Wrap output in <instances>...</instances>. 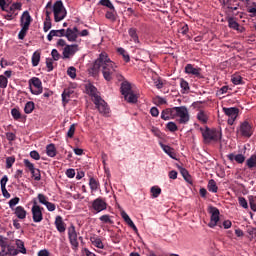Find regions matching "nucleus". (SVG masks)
I'll list each match as a JSON object with an SVG mask.
<instances>
[{
	"instance_id": "obj_1",
	"label": "nucleus",
	"mask_w": 256,
	"mask_h": 256,
	"mask_svg": "<svg viewBox=\"0 0 256 256\" xmlns=\"http://www.w3.org/2000/svg\"><path fill=\"white\" fill-rule=\"evenodd\" d=\"M101 69L102 75L105 81H113V77L117 73L118 66L109 58L106 52L100 53L99 57L95 60L92 71L93 73H99Z\"/></svg>"
},
{
	"instance_id": "obj_2",
	"label": "nucleus",
	"mask_w": 256,
	"mask_h": 256,
	"mask_svg": "<svg viewBox=\"0 0 256 256\" xmlns=\"http://www.w3.org/2000/svg\"><path fill=\"white\" fill-rule=\"evenodd\" d=\"M174 119H176L179 125H187L191 119L189 109H187L186 106L174 107Z\"/></svg>"
},
{
	"instance_id": "obj_3",
	"label": "nucleus",
	"mask_w": 256,
	"mask_h": 256,
	"mask_svg": "<svg viewBox=\"0 0 256 256\" xmlns=\"http://www.w3.org/2000/svg\"><path fill=\"white\" fill-rule=\"evenodd\" d=\"M201 132L204 143L221 141V137H223L221 130L218 129H210L209 127H206L205 129L201 128Z\"/></svg>"
},
{
	"instance_id": "obj_4",
	"label": "nucleus",
	"mask_w": 256,
	"mask_h": 256,
	"mask_svg": "<svg viewBox=\"0 0 256 256\" xmlns=\"http://www.w3.org/2000/svg\"><path fill=\"white\" fill-rule=\"evenodd\" d=\"M52 11L54 13V21L56 23L63 21V19L67 17V11L65 10L61 0H58L54 3Z\"/></svg>"
},
{
	"instance_id": "obj_5",
	"label": "nucleus",
	"mask_w": 256,
	"mask_h": 256,
	"mask_svg": "<svg viewBox=\"0 0 256 256\" xmlns=\"http://www.w3.org/2000/svg\"><path fill=\"white\" fill-rule=\"evenodd\" d=\"M33 206L31 208L32 219L34 223H41L43 221V210L44 208L39 206L37 199L32 201Z\"/></svg>"
},
{
	"instance_id": "obj_6",
	"label": "nucleus",
	"mask_w": 256,
	"mask_h": 256,
	"mask_svg": "<svg viewBox=\"0 0 256 256\" xmlns=\"http://www.w3.org/2000/svg\"><path fill=\"white\" fill-rule=\"evenodd\" d=\"M93 103L96 105V109H98L99 113L102 115H109V112L111 109L109 108V105L101 96H94Z\"/></svg>"
},
{
	"instance_id": "obj_7",
	"label": "nucleus",
	"mask_w": 256,
	"mask_h": 256,
	"mask_svg": "<svg viewBox=\"0 0 256 256\" xmlns=\"http://www.w3.org/2000/svg\"><path fill=\"white\" fill-rule=\"evenodd\" d=\"M30 87L33 85L34 89L31 88L30 91L32 95H41L43 93V82L38 77H32L29 80Z\"/></svg>"
},
{
	"instance_id": "obj_8",
	"label": "nucleus",
	"mask_w": 256,
	"mask_h": 256,
	"mask_svg": "<svg viewBox=\"0 0 256 256\" xmlns=\"http://www.w3.org/2000/svg\"><path fill=\"white\" fill-rule=\"evenodd\" d=\"M209 213L211 214V217H210V222L208 223V227H210L211 229L217 227L218 223H219V215H220V212L219 210L217 209V207H213L211 206L209 208Z\"/></svg>"
},
{
	"instance_id": "obj_9",
	"label": "nucleus",
	"mask_w": 256,
	"mask_h": 256,
	"mask_svg": "<svg viewBox=\"0 0 256 256\" xmlns=\"http://www.w3.org/2000/svg\"><path fill=\"white\" fill-rule=\"evenodd\" d=\"M225 115L228 117V125H233L235 119L239 116V109L235 107L223 108Z\"/></svg>"
},
{
	"instance_id": "obj_10",
	"label": "nucleus",
	"mask_w": 256,
	"mask_h": 256,
	"mask_svg": "<svg viewBox=\"0 0 256 256\" xmlns=\"http://www.w3.org/2000/svg\"><path fill=\"white\" fill-rule=\"evenodd\" d=\"M92 209L96 211V213H101V211H105L107 209V202L105 201V198H96L92 202Z\"/></svg>"
},
{
	"instance_id": "obj_11",
	"label": "nucleus",
	"mask_w": 256,
	"mask_h": 256,
	"mask_svg": "<svg viewBox=\"0 0 256 256\" xmlns=\"http://www.w3.org/2000/svg\"><path fill=\"white\" fill-rule=\"evenodd\" d=\"M240 133L242 137H251L253 135V124L249 121H244L240 125Z\"/></svg>"
},
{
	"instance_id": "obj_12",
	"label": "nucleus",
	"mask_w": 256,
	"mask_h": 256,
	"mask_svg": "<svg viewBox=\"0 0 256 256\" xmlns=\"http://www.w3.org/2000/svg\"><path fill=\"white\" fill-rule=\"evenodd\" d=\"M186 75H193L197 79H203V74H201V68L195 67L193 64H187L184 68Z\"/></svg>"
},
{
	"instance_id": "obj_13",
	"label": "nucleus",
	"mask_w": 256,
	"mask_h": 256,
	"mask_svg": "<svg viewBox=\"0 0 256 256\" xmlns=\"http://www.w3.org/2000/svg\"><path fill=\"white\" fill-rule=\"evenodd\" d=\"M79 51V45L73 44V45H66L63 50V57L64 59H69V57H72V55H75Z\"/></svg>"
},
{
	"instance_id": "obj_14",
	"label": "nucleus",
	"mask_w": 256,
	"mask_h": 256,
	"mask_svg": "<svg viewBox=\"0 0 256 256\" xmlns=\"http://www.w3.org/2000/svg\"><path fill=\"white\" fill-rule=\"evenodd\" d=\"M65 37L68 39L70 42H75L77 41V37H79V28L74 27V28H68L66 30Z\"/></svg>"
},
{
	"instance_id": "obj_15",
	"label": "nucleus",
	"mask_w": 256,
	"mask_h": 256,
	"mask_svg": "<svg viewBox=\"0 0 256 256\" xmlns=\"http://www.w3.org/2000/svg\"><path fill=\"white\" fill-rule=\"evenodd\" d=\"M31 21H33V18H31V14H29V11H24L20 18L21 27H26L27 29H29Z\"/></svg>"
},
{
	"instance_id": "obj_16",
	"label": "nucleus",
	"mask_w": 256,
	"mask_h": 256,
	"mask_svg": "<svg viewBox=\"0 0 256 256\" xmlns=\"http://www.w3.org/2000/svg\"><path fill=\"white\" fill-rule=\"evenodd\" d=\"M54 224L58 233H65L67 231V224L63 221V217L56 216Z\"/></svg>"
},
{
	"instance_id": "obj_17",
	"label": "nucleus",
	"mask_w": 256,
	"mask_h": 256,
	"mask_svg": "<svg viewBox=\"0 0 256 256\" xmlns=\"http://www.w3.org/2000/svg\"><path fill=\"white\" fill-rule=\"evenodd\" d=\"M161 119H163V121H169L170 119H175V107L164 109L161 112Z\"/></svg>"
},
{
	"instance_id": "obj_18",
	"label": "nucleus",
	"mask_w": 256,
	"mask_h": 256,
	"mask_svg": "<svg viewBox=\"0 0 256 256\" xmlns=\"http://www.w3.org/2000/svg\"><path fill=\"white\" fill-rule=\"evenodd\" d=\"M68 239L73 251H77L79 249L78 234H72L68 236Z\"/></svg>"
},
{
	"instance_id": "obj_19",
	"label": "nucleus",
	"mask_w": 256,
	"mask_h": 256,
	"mask_svg": "<svg viewBox=\"0 0 256 256\" xmlns=\"http://www.w3.org/2000/svg\"><path fill=\"white\" fill-rule=\"evenodd\" d=\"M120 91L123 96L129 95L130 93H132L133 90L131 89V83H129V81H123L121 83Z\"/></svg>"
},
{
	"instance_id": "obj_20",
	"label": "nucleus",
	"mask_w": 256,
	"mask_h": 256,
	"mask_svg": "<svg viewBox=\"0 0 256 256\" xmlns=\"http://www.w3.org/2000/svg\"><path fill=\"white\" fill-rule=\"evenodd\" d=\"M89 187L91 189V193H95V191L99 190V187H101V184L99 183V180L97 178L90 177Z\"/></svg>"
},
{
	"instance_id": "obj_21",
	"label": "nucleus",
	"mask_w": 256,
	"mask_h": 256,
	"mask_svg": "<svg viewBox=\"0 0 256 256\" xmlns=\"http://www.w3.org/2000/svg\"><path fill=\"white\" fill-rule=\"evenodd\" d=\"M128 34L130 37V41H133V43L139 44L141 41H139V34H137V29L136 28H130L128 30Z\"/></svg>"
},
{
	"instance_id": "obj_22",
	"label": "nucleus",
	"mask_w": 256,
	"mask_h": 256,
	"mask_svg": "<svg viewBox=\"0 0 256 256\" xmlns=\"http://www.w3.org/2000/svg\"><path fill=\"white\" fill-rule=\"evenodd\" d=\"M14 213L18 219H25L27 217V210L23 206L16 207Z\"/></svg>"
},
{
	"instance_id": "obj_23",
	"label": "nucleus",
	"mask_w": 256,
	"mask_h": 256,
	"mask_svg": "<svg viewBox=\"0 0 256 256\" xmlns=\"http://www.w3.org/2000/svg\"><path fill=\"white\" fill-rule=\"evenodd\" d=\"M229 161H236V163H245V156L243 154H229L228 155Z\"/></svg>"
},
{
	"instance_id": "obj_24",
	"label": "nucleus",
	"mask_w": 256,
	"mask_h": 256,
	"mask_svg": "<svg viewBox=\"0 0 256 256\" xmlns=\"http://www.w3.org/2000/svg\"><path fill=\"white\" fill-rule=\"evenodd\" d=\"M90 241L94 247H97V249H105V245H103V241L99 237H91Z\"/></svg>"
},
{
	"instance_id": "obj_25",
	"label": "nucleus",
	"mask_w": 256,
	"mask_h": 256,
	"mask_svg": "<svg viewBox=\"0 0 256 256\" xmlns=\"http://www.w3.org/2000/svg\"><path fill=\"white\" fill-rule=\"evenodd\" d=\"M46 155H48V157H56L57 148L55 147V144H49L46 146Z\"/></svg>"
},
{
	"instance_id": "obj_26",
	"label": "nucleus",
	"mask_w": 256,
	"mask_h": 256,
	"mask_svg": "<svg viewBox=\"0 0 256 256\" xmlns=\"http://www.w3.org/2000/svg\"><path fill=\"white\" fill-rule=\"evenodd\" d=\"M207 189H208V191H210V193H217L219 191V187L217 186V182H215L214 179L209 180L208 185H207Z\"/></svg>"
},
{
	"instance_id": "obj_27",
	"label": "nucleus",
	"mask_w": 256,
	"mask_h": 256,
	"mask_svg": "<svg viewBox=\"0 0 256 256\" xmlns=\"http://www.w3.org/2000/svg\"><path fill=\"white\" fill-rule=\"evenodd\" d=\"M41 61V52L35 51L32 55V66L37 67Z\"/></svg>"
},
{
	"instance_id": "obj_28",
	"label": "nucleus",
	"mask_w": 256,
	"mask_h": 256,
	"mask_svg": "<svg viewBox=\"0 0 256 256\" xmlns=\"http://www.w3.org/2000/svg\"><path fill=\"white\" fill-rule=\"evenodd\" d=\"M73 94V91H71V89H65L62 93V103H64V105H67V103H69V97H71V95Z\"/></svg>"
},
{
	"instance_id": "obj_29",
	"label": "nucleus",
	"mask_w": 256,
	"mask_h": 256,
	"mask_svg": "<svg viewBox=\"0 0 256 256\" xmlns=\"http://www.w3.org/2000/svg\"><path fill=\"white\" fill-rule=\"evenodd\" d=\"M117 53H119V55H122L125 63H129V61H131V57L129 56V53L127 52V50H125V48H118Z\"/></svg>"
},
{
	"instance_id": "obj_30",
	"label": "nucleus",
	"mask_w": 256,
	"mask_h": 256,
	"mask_svg": "<svg viewBox=\"0 0 256 256\" xmlns=\"http://www.w3.org/2000/svg\"><path fill=\"white\" fill-rule=\"evenodd\" d=\"M34 110H35V102L29 101L25 104L24 112L26 113V115L33 113Z\"/></svg>"
},
{
	"instance_id": "obj_31",
	"label": "nucleus",
	"mask_w": 256,
	"mask_h": 256,
	"mask_svg": "<svg viewBox=\"0 0 256 256\" xmlns=\"http://www.w3.org/2000/svg\"><path fill=\"white\" fill-rule=\"evenodd\" d=\"M197 119L201 123H207V121H209V116L207 115V113L205 111L200 110L197 114Z\"/></svg>"
},
{
	"instance_id": "obj_32",
	"label": "nucleus",
	"mask_w": 256,
	"mask_h": 256,
	"mask_svg": "<svg viewBox=\"0 0 256 256\" xmlns=\"http://www.w3.org/2000/svg\"><path fill=\"white\" fill-rule=\"evenodd\" d=\"M161 147L163 151H165L166 154L169 155V157H171V159H175L177 155L173 152V148L165 144H161Z\"/></svg>"
},
{
	"instance_id": "obj_33",
	"label": "nucleus",
	"mask_w": 256,
	"mask_h": 256,
	"mask_svg": "<svg viewBox=\"0 0 256 256\" xmlns=\"http://www.w3.org/2000/svg\"><path fill=\"white\" fill-rule=\"evenodd\" d=\"M246 165L248 169H253L256 167V154L251 155L250 158L246 160Z\"/></svg>"
},
{
	"instance_id": "obj_34",
	"label": "nucleus",
	"mask_w": 256,
	"mask_h": 256,
	"mask_svg": "<svg viewBox=\"0 0 256 256\" xmlns=\"http://www.w3.org/2000/svg\"><path fill=\"white\" fill-rule=\"evenodd\" d=\"M124 99L125 101H127L128 103H136L137 102V95H135V93L130 92L129 94L124 95Z\"/></svg>"
},
{
	"instance_id": "obj_35",
	"label": "nucleus",
	"mask_w": 256,
	"mask_h": 256,
	"mask_svg": "<svg viewBox=\"0 0 256 256\" xmlns=\"http://www.w3.org/2000/svg\"><path fill=\"white\" fill-rule=\"evenodd\" d=\"M231 81L233 83V85H243V77H241V75L239 74H234L231 77Z\"/></svg>"
},
{
	"instance_id": "obj_36",
	"label": "nucleus",
	"mask_w": 256,
	"mask_h": 256,
	"mask_svg": "<svg viewBox=\"0 0 256 256\" xmlns=\"http://www.w3.org/2000/svg\"><path fill=\"white\" fill-rule=\"evenodd\" d=\"M228 27L234 29V31H239V24L235 21V18L228 19Z\"/></svg>"
},
{
	"instance_id": "obj_37",
	"label": "nucleus",
	"mask_w": 256,
	"mask_h": 256,
	"mask_svg": "<svg viewBox=\"0 0 256 256\" xmlns=\"http://www.w3.org/2000/svg\"><path fill=\"white\" fill-rule=\"evenodd\" d=\"M180 87H181V93H187L189 91V82H187L185 79L181 78L180 79Z\"/></svg>"
},
{
	"instance_id": "obj_38",
	"label": "nucleus",
	"mask_w": 256,
	"mask_h": 256,
	"mask_svg": "<svg viewBox=\"0 0 256 256\" xmlns=\"http://www.w3.org/2000/svg\"><path fill=\"white\" fill-rule=\"evenodd\" d=\"M99 4L103 7H108L111 11H115V6H113V3H111V0H100Z\"/></svg>"
},
{
	"instance_id": "obj_39",
	"label": "nucleus",
	"mask_w": 256,
	"mask_h": 256,
	"mask_svg": "<svg viewBox=\"0 0 256 256\" xmlns=\"http://www.w3.org/2000/svg\"><path fill=\"white\" fill-rule=\"evenodd\" d=\"M37 199L41 205H46L47 203H49V197H47L45 194L39 193Z\"/></svg>"
},
{
	"instance_id": "obj_40",
	"label": "nucleus",
	"mask_w": 256,
	"mask_h": 256,
	"mask_svg": "<svg viewBox=\"0 0 256 256\" xmlns=\"http://www.w3.org/2000/svg\"><path fill=\"white\" fill-rule=\"evenodd\" d=\"M86 90L88 91V93H90V95L94 96V97H99V95H97V88L95 86H93V84H88L86 85Z\"/></svg>"
},
{
	"instance_id": "obj_41",
	"label": "nucleus",
	"mask_w": 256,
	"mask_h": 256,
	"mask_svg": "<svg viewBox=\"0 0 256 256\" xmlns=\"http://www.w3.org/2000/svg\"><path fill=\"white\" fill-rule=\"evenodd\" d=\"M166 128L168 129V131H170L171 133H175V131H179V127H177V124L175 122H168L166 124Z\"/></svg>"
},
{
	"instance_id": "obj_42",
	"label": "nucleus",
	"mask_w": 256,
	"mask_h": 256,
	"mask_svg": "<svg viewBox=\"0 0 256 256\" xmlns=\"http://www.w3.org/2000/svg\"><path fill=\"white\" fill-rule=\"evenodd\" d=\"M99 220L102 223H107L108 225H113V220H111V216L109 214L102 215Z\"/></svg>"
},
{
	"instance_id": "obj_43",
	"label": "nucleus",
	"mask_w": 256,
	"mask_h": 256,
	"mask_svg": "<svg viewBox=\"0 0 256 256\" xmlns=\"http://www.w3.org/2000/svg\"><path fill=\"white\" fill-rule=\"evenodd\" d=\"M16 245L18 247V251L20 253H22L23 255H25V253H27V249H25V244L23 243V241L21 240H16Z\"/></svg>"
},
{
	"instance_id": "obj_44",
	"label": "nucleus",
	"mask_w": 256,
	"mask_h": 256,
	"mask_svg": "<svg viewBox=\"0 0 256 256\" xmlns=\"http://www.w3.org/2000/svg\"><path fill=\"white\" fill-rule=\"evenodd\" d=\"M23 4L21 2H14L10 5V11H21Z\"/></svg>"
},
{
	"instance_id": "obj_45",
	"label": "nucleus",
	"mask_w": 256,
	"mask_h": 256,
	"mask_svg": "<svg viewBox=\"0 0 256 256\" xmlns=\"http://www.w3.org/2000/svg\"><path fill=\"white\" fill-rule=\"evenodd\" d=\"M8 256H16L19 255V250L15 249L13 246H8L7 251H6Z\"/></svg>"
},
{
	"instance_id": "obj_46",
	"label": "nucleus",
	"mask_w": 256,
	"mask_h": 256,
	"mask_svg": "<svg viewBox=\"0 0 256 256\" xmlns=\"http://www.w3.org/2000/svg\"><path fill=\"white\" fill-rule=\"evenodd\" d=\"M150 191L154 199H157L161 195V189L158 186H153Z\"/></svg>"
},
{
	"instance_id": "obj_47",
	"label": "nucleus",
	"mask_w": 256,
	"mask_h": 256,
	"mask_svg": "<svg viewBox=\"0 0 256 256\" xmlns=\"http://www.w3.org/2000/svg\"><path fill=\"white\" fill-rule=\"evenodd\" d=\"M67 75L71 77V79H75L77 77V69L73 66L69 67L67 70Z\"/></svg>"
},
{
	"instance_id": "obj_48",
	"label": "nucleus",
	"mask_w": 256,
	"mask_h": 256,
	"mask_svg": "<svg viewBox=\"0 0 256 256\" xmlns=\"http://www.w3.org/2000/svg\"><path fill=\"white\" fill-rule=\"evenodd\" d=\"M32 177H34V181H41V171L39 169H34L30 172Z\"/></svg>"
},
{
	"instance_id": "obj_49",
	"label": "nucleus",
	"mask_w": 256,
	"mask_h": 256,
	"mask_svg": "<svg viewBox=\"0 0 256 256\" xmlns=\"http://www.w3.org/2000/svg\"><path fill=\"white\" fill-rule=\"evenodd\" d=\"M8 83L7 77L0 75V89H7Z\"/></svg>"
},
{
	"instance_id": "obj_50",
	"label": "nucleus",
	"mask_w": 256,
	"mask_h": 256,
	"mask_svg": "<svg viewBox=\"0 0 256 256\" xmlns=\"http://www.w3.org/2000/svg\"><path fill=\"white\" fill-rule=\"evenodd\" d=\"M11 115L16 121H19V119L21 118V112L17 108H13L11 110Z\"/></svg>"
},
{
	"instance_id": "obj_51",
	"label": "nucleus",
	"mask_w": 256,
	"mask_h": 256,
	"mask_svg": "<svg viewBox=\"0 0 256 256\" xmlns=\"http://www.w3.org/2000/svg\"><path fill=\"white\" fill-rule=\"evenodd\" d=\"M249 205L252 211H256V197L255 196H249Z\"/></svg>"
},
{
	"instance_id": "obj_52",
	"label": "nucleus",
	"mask_w": 256,
	"mask_h": 256,
	"mask_svg": "<svg viewBox=\"0 0 256 256\" xmlns=\"http://www.w3.org/2000/svg\"><path fill=\"white\" fill-rule=\"evenodd\" d=\"M15 163V157L10 156L6 158V169H11Z\"/></svg>"
},
{
	"instance_id": "obj_53",
	"label": "nucleus",
	"mask_w": 256,
	"mask_h": 256,
	"mask_svg": "<svg viewBox=\"0 0 256 256\" xmlns=\"http://www.w3.org/2000/svg\"><path fill=\"white\" fill-rule=\"evenodd\" d=\"M180 173L182 175V177L185 179V181H189V179L191 178V175H189V171H187V169L180 167Z\"/></svg>"
},
{
	"instance_id": "obj_54",
	"label": "nucleus",
	"mask_w": 256,
	"mask_h": 256,
	"mask_svg": "<svg viewBox=\"0 0 256 256\" xmlns=\"http://www.w3.org/2000/svg\"><path fill=\"white\" fill-rule=\"evenodd\" d=\"M28 31H29V28L22 26V29L20 30V32L18 34V39L23 41V39H25V36L27 35Z\"/></svg>"
},
{
	"instance_id": "obj_55",
	"label": "nucleus",
	"mask_w": 256,
	"mask_h": 256,
	"mask_svg": "<svg viewBox=\"0 0 256 256\" xmlns=\"http://www.w3.org/2000/svg\"><path fill=\"white\" fill-rule=\"evenodd\" d=\"M52 27V24H51V18H45V21H44V33H47V31H49Z\"/></svg>"
},
{
	"instance_id": "obj_56",
	"label": "nucleus",
	"mask_w": 256,
	"mask_h": 256,
	"mask_svg": "<svg viewBox=\"0 0 256 256\" xmlns=\"http://www.w3.org/2000/svg\"><path fill=\"white\" fill-rule=\"evenodd\" d=\"M238 203H239L240 207H243V209L249 208V204L247 203V200L245 199V197H239Z\"/></svg>"
},
{
	"instance_id": "obj_57",
	"label": "nucleus",
	"mask_w": 256,
	"mask_h": 256,
	"mask_svg": "<svg viewBox=\"0 0 256 256\" xmlns=\"http://www.w3.org/2000/svg\"><path fill=\"white\" fill-rule=\"evenodd\" d=\"M19 201H21V199H19V197H14L12 198L9 202L8 205L10 207V209H14L15 205H18Z\"/></svg>"
},
{
	"instance_id": "obj_58",
	"label": "nucleus",
	"mask_w": 256,
	"mask_h": 256,
	"mask_svg": "<svg viewBox=\"0 0 256 256\" xmlns=\"http://www.w3.org/2000/svg\"><path fill=\"white\" fill-rule=\"evenodd\" d=\"M53 61V58H46V67L48 69V73H51V71H53Z\"/></svg>"
},
{
	"instance_id": "obj_59",
	"label": "nucleus",
	"mask_w": 256,
	"mask_h": 256,
	"mask_svg": "<svg viewBox=\"0 0 256 256\" xmlns=\"http://www.w3.org/2000/svg\"><path fill=\"white\" fill-rule=\"evenodd\" d=\"M52 32L54 33V37H65V35H66L65 29L52 30Z\"/></svg>"
},
{
	"instance_id": "obj_60",
	"label": "nucleus",
	"mask_w": 256,
	"mask_h": 256,
	"mask_svg": "<svg viewBox=\"0 0 256 256\" xmlns=\"http://www.w3.org/2000/svg\"><path fill=\"white\" fill-rule=\"evenodd\" d=\"M122 219H124L128 226L133 224V220H131V217H129V215L125 212H122Z\"/></svg>"
},
{
	"instance_id": "obj_61",
	"label": "nucleus",
	"mask_w": 256,
	"mask_h": 256,
	"mask_svg": "<svg viewBox=\"0 0 256 256\" xmlns=\"http://www.w3.org/2000/svg\"><path fill=\"white\" fill-rule=\"evenodd\" d=\"M75 135V124H72L67 132V137L69 139H73V136Z\"/></svg>"
},
{
	"instance_id": "obj_62",
	"label": "nucleus",
	"mask_w": 256,
	"mask_h": 256,
	"mask_svg": "<svg viewBox=\"0 0 256 256\" xmlns=\"http://www.w3.org/2000/svg\"><path fill=\"white\" fill-rule=\"evenodd\" d=\"M24 165H25V167H27V169L30 171V173H31V171H33L35 169V165L27 159H24Z\"/></svg>"
},
{
	"instance_id": "obj_63",
	"label": "nucleus",
	"mask_w": 256,
	"mask_h": 256,
	"mask_svg": "<svg viewBox=\"0 0 256 256\" xmlns=\"http://www.w3.org/2000/svg\"><path fill=\"white\" fill-rule=\"evenodd\" d=\"M105 17H106V19H109L110 21H115V19H116L115 11H113V10L107 11Z\"/></svg>"
},
{
	"instance_id": "obj_64",
	"label": "nucleus",
	"mask_w": 256,
	"mask_h": 256,
	"mask_svg": "<svg viewBox=\"0 0 256 256\" xmlns=\"http://www.w3.org/2000/svg\"><path fill=\"white\" fill-rule=\"evenodd\" d=\"M155 101L157 105H167V100L161 96H156Z\"/></svg>"
}]
</instances>
